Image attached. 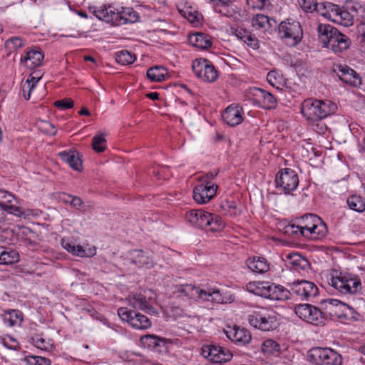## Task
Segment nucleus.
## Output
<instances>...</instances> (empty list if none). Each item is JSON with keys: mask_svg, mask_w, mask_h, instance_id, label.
I'll list each match as a JSON object with an SVG mask.
<instances>
[{"mask_svg": "<svg viewBox=\"0 0 365 365\" xmlns=\"http://www.w3.org/2000/svg\"><path fill=\"white\" fill-rule=\"evenodd\" d=\"M179 292L182 295L197 301L216 304H227L234 301V297L232 295L223 296L219 289L209 286L200 287L185 284L181 287Z\"/></svg>", "mask_w": 365, "mask_h": 365, "instance_id": "nucleus-1", "label": "nucleus"}, {"mask_svg": "<svg viewBox=\"0 0 365 365\" xmlns=\"http://www.w3.org/2000/svg\"><path fill=\"white\" fill-rule=\"evenodd\" d=\"M185 218L191 225L207 231L220 232L225 227L221 217L202 210H189L185 214Z\"/></svg>", "mask_w": 365, "mask_h": 365, "instance_id": "nucleus-2", "label": "nucleus"}, {"mask_svg": "<svg viewBox=\"0 0 365 365\" xmlns=\"http://www.w3.org/2000/svg\"><path fill=\"white\" fill-rule=\"evenodd\" d=\"M332 274L329 279V284L336 289L340 294L348 297H354L361 294L362 284L357 276L348 274Z\"/></svg>", "mask_w": 365, "mask_h": 365, "instance_id": "nucleus-3", "label": "nucleus"}, {"mask_svg": "<svg viewBox=\"0 0 365 365\" xmlns=\"http://www.w3.org/2000/svg\"><path fill=\"white\" fill-rule=\"evenodd\" d=\"M336 108V104L329 100L307 99L302 103L301 111L308 120H317L334 113Z\"/></svg>", "mask_w": 365, "mask_h": 365, "instance_id": "nucleus-4", "label": "nucleus"}, {"mask_svg": "<svg viewBox=\"0 0 365 365\" xmlns=\"http://www.w3.org/2000/svg\"><path fill=\"white\" fill-rule=\"evenodd\" d=\"M281 38L289 46L297 45L302 38L303 31L300 24L288 19L278 26Z\"/></svg>", "mask_w": 365, "mask_h": 365, "instance_id": "nucleus-5", "label": "nucleus"}, {"mask_svg": "<svg viewBox=\"0 0 365 365\" xmlns=\"http://www.w3.org/2000/svg\"><path fill=\"white\" fill-rule=\"evenodd\" d=\"M277 315L274 312L265 310L254 312L248 316L251 326L262 331L273 330L277 327Z\"/></svg>", "mask_w": 365, "mask_h": 365, "instance_id": "nucleus-6", "label": "nucleus"}, {"mask_svg": "<svg viewBox=\"0 0 365 365\" xmlns=\"http://www.w3.org/2000/svg\"><path fill=\"white\" fill-rule=\"evenodd\" d=\"M118 314L123 321L128 322L135 329H148L152 326V322L147 316L127 307H120Z\"/></svg>", "mask_w": 365, "mask_h": 365, "instance_id": "nucleus-7", "label": "nucleus"}, {"mask_svg": "<svg viewBox=\"0 0 365 365\" xmlns=\"http://www.w3.org/2000/svg\"><path fill=\"white\" fill-rule=\"evenodd\" d=\"M309 356L316 364L321 365H341L342 356L341 354L329 348L317 347L312 349Z\"/></svg>", "mask_w": 365, "mask_h": 365, "instance_id": "nucleus-8", "label": "nucleus"}, {"mask_svg": "<svg viewBox=\"0 0 365 365\" xmlns=\"http://www.w3.org/2000/svg\"><path fill=\"white\" fill-rule=\"evenodd\" d=\"M155 294L151 290L144 291L143 293H133L130 294L126 300L128 304L135 309H140L148 313H154L155 308L152 306V301L155 300Z\"/></svg>", "mask_w": 365, "mask_h": 365, "instance_id": "nucleus-9", "label": "nucleus"}, {"mask_svg": "<svg viewBox=\"0 0 365 365\" xmlns=\"http://www.w3.org/2000/svg\"><path fill=\"white\" fill-rule=\"evenodd\" d=\"M295 313L299 318L312 324H324L326 320L324 313L309 304L297 305Z\"/></svg>", "mask_w": 365, "mask_h": 365, "instance_id": "nucleus-10", "label": "nucleus"}, {"mask_svg": "<svg viewBox=\"0 0 365 365\" xmlns=\"http://www.w3.org/2000/svg\"><path fill=\"white\" fill-rule=\"evenodd\" d=\"M201 354L214 363H225L232 357L230 350L215 344L203 345L201 348Z\"/></svg>", "mask_w": 365, "mask_h": 365, "instance_id": "nucleus-11", "label": "nucleus"}, {"mask_svg": "<svg viewBox=\"0 0 365 365\" xmlns=\"http://www.w3.org/2000/svg\"><path fill=\"white\" fill-rule=\"evenodd\" d=\"M275 183L277 189L286 194L289 193L294 190L299 184L298 175L294 170L285 168L277 174Z\"/></svg>", "mask_w": 365, "mask_h": 365, "instance_id": "nucleus-12", "label": "nucleus"}, {"mask_svg": "<svg viewBox=\"0 0 365 365\" xmlns=\"http://www.w3.org/2000/svg\"><path fill=\"white\" fill-rule=\"evenodd\" d=\"M192 71L195 76L203 81L212 83L218 78L217 71L207 59H196L192 62Z\"/></svg>", "mask_w": 365, "mask_h": 365, "instance_id": "nucleus-13", "label": "nucleus"}, {"mask_svg": "<svg viewBox=\"0 0 365 365\" xmlns=\"http://www.w3.org/2000/svg\"><path fill=\"white\" fill-rule=\"evenodd\" d=\"M292 293L302 299L308 300L317 295L318 288L313 282L309 281H294L291 285Z\"/></svg>", "mask_w": 365, "mask_h": 365, "instance_id": "nucleus-14", "label": "nucleus"}, {"mask_svg": "<svg viewBox=\"0 0 365 365\" xmlns=\"http://www.w3.org/2000/svg\"><path fill=\"white\" fill-rule=\"evenodd\" d=\"M334 71L341 81L351 86L359 87L362 83L360 76L348 66H336Z\"/></svg>", "mask_w": 365, "mask_h": 365, "instance_id": "nucleus-15", "label": "nucleus"}, {"mask_svg": "<svg viewBox=\"0 0 365 365\" xmlns=\"http://www.w3.org/2000/svg\"><path fill=\"white\" fill-rule=\"evenodd\" d=\"M217 190V185H210L207 182H201L193 190V199L198 204L207 203L216 195Z\"/></svg>", "mask_w": 365, "mask_h": 365, "instance_id": "nucleus-16", "label": "nucleus"}, {"mask_svg": "<svg viewBox=\"0 0 365 365\" xmlns=\"http://www.w3.org/2000/svg\"><path fill=\"white\" fill-rule=\"evenodd\" d=\"M225 333L232 341L240 345H246L252 339L251 334L247 329L237 326L227 327Z\"/></svg>", "mask_w": 365, "mask_h": 365, "instance_id": "nucleus-17", "label": "nucleus"}, {"mask_svg": "<svg viewBox=\"0 0 365 365\" xmlns=\"http://www.w3.org/2000/svg\"><path fill=\"white\" fill-rule=\"evenodd\" d=\"M252 26L256 29L263 33L270 34L276 27L277 21L269 16L257 14L252 16L251 19Z\"/></svg>", "mask_w": 365, "mask_h": 365, "instance_id": "nucleus-18", "label": "nucleus"}, {"mask_svg": "<svg viewBox=\"0 0 365 365\" xmlns=\"http://www.w3.org/2000/svg\"><path fill=\"white\" fill-rule=\"evenodd\" d=\"M44 58V54L39 48H28L25 51V55L21 58V62L29 68H34L41 64Z\"/></svg>", "mask_w": 365, "mask_h": 365, "instance_id": "nucleus-19", "label": "nucleus"}, {"mask_svg": "<svg viewBox=\"0 0 365 365\" xmlns=\"http://www.w3.org/2000/svg\"><path fill=\"white\" fill-rule=\"evenodd\" d=\"M224 121L230 126H236L243 121V109L237 105L229 106L222 113Z\"/></svg>", "mask_w": 365, "mask_h": 365, "instance_id": "nucleus-20", "label": "nucleus"}, {"mask_svg": "<svg viewBox=\"0 0 365 365\" xmlns=\"http://www.w3.org/2000/svg\"><path fill=\"white\" fill-rule=\"evenodd\" d=\"M16 199L14 196L4 190H0V206L9 213L16 216H21L22 212L19 207L13 204Z\"/></svg>", "mask_w": 365, "mask_h": 365, "instance_id": "nucleus-21", "label": "nucleus"}, {"mask_svg": "<svg viewBox=\"0 0 365 365\" xmlns=\"http://www.w3.org/2000/svg\"><path fill=\"white\" fill-rule=\"evenodd\" d=\"M351 44L349 38L337 31L336 34L331 38V41L327 48H330L333 52L338 53L346 50Z\"/></svg>", "mask_w": 365, "mask_h": 365, "instance_id": "nucleus-22", "label": "nucleus"}, {"mask_svg": "<svg viewBox=\"0 0 365 365\" xmlns=\"http://www.w3.org/2000/svg\"><path fill=\"white\" fill-rule=\"evenodd\" d=\"M61 245L68 252L81 257H91L96 254L95 247L86 249L81 245H75L65 240H61Z\"/></svg>", "mask_w": 365, "mask_h": 365, "instance_id": "nucleus-23", "label": "nucleus"}, {"mask_svg": "<svg viewBox=\"0 0 365 365\" xmlns=\"http://www.w3.org/2000/svg\"><path fill=\"white\" fill-rule=\"evenodd\" d=\"M349 9V11H347L339 6V12H336V16L333 15L334 18V21L346 27L353 25L354 18V13H356L357 9L355 6H350Z\"/></svg>", "mask_w": 365, "mask_h": 365, "instance_id": "nucleus-24", "label": "nucleus"}, {"mask_svg": "<svg viewBox=\"0 0 365 365\" xmlns=\"http://www.w3.org/2000/svg\"><path fill=\"white\" fill-rule=\"evenodd\" d=\"M115 25H123L128 23H134L138 19V14L132 8L116 9Z\"/></svg>", "mask_w": 365, "mask_h": 365, "instance_id": "nucleus-25", "label": "nucleus"}, {"mask_svg": "<svg viewBox=\"0 0 365 365\" xmlns=\"http://www.w3.org/2000/svg\"><path fill=\"white\" fill-rule=\"evenodd\" d=\"M318 38L320 43L324 47H327L331 41V38L336 34L338 31L335 27L329 24H319L317 28Z\"/></svg>", "mask_w": 365, "mask_h": 365, "instance_id": "nucleus-26", "label": "nucleus"}, {"mask_svg": "<svg viewBox=\"0 0 365 365\" xmlns=\"http://www.w3.org/2000/svg\"><path fill=\"white\" fill-rule=\"evenodd\" d=\"M248 268L253 272L262 274L269 270V263L263 257H257L248 258L247 259Z\"/></svg>", "mask_w": 365, "mask_h": 365, "instance_id": "nucleus-27", "label": "nucleus"}, {"mask_svg": "<svg viewBox=\"0 0 365 365\" xmlns=\"http://www.w3.org/2000/svg\"><path fill=\"white\" fill-rule=\"evenodd\" d=\"M94 15L100 20L112 22L115 24L116 9L112 6H101L93 11Z\"/></svg>", "mask_w": 365, "mask_h": 365, "instance_id": "nucleus-28", "label": "nucleus"}, {"mask_svg": "<svg viewBox=\"0 0 365 365\" xmlns=\"http://www.w3.org/2000/svg\"><path fill=\"white\" fill-rule=\"evenodd\" d=\"M131 262L137 265L138 267L150 268L153 264V259L148 252L143 250H134L132 252Z\"/></svg>", "mask_w": 365, "mask_h": 365, "instance_id": "nucleus-29", "label": "nucleus"}, {"mask_svg": "<svg viewBox=\"0 0 365 365\" xmlns=\"http://www.w3.org/2000/svg\"><path fill=\"white\" fill-rule=\"evenodd\" d=\"M189 43L200 49H207L212 46L211 37L205 33H196L188 37Z\"/></svg>", "mask_w": 365, "mask_h": 365, "instance_id": "nucleus-30", "label": "nucleus"}, {"mask_svg": "<svg viewBox=\"0 0 365 365\" xmlns=\"http://www.w3.org/2000/svg\"><path fill=\"white\" fill-rule=\"evenodd\" d=\"M319 221V217L314 214H306L302 217L299 226L300 235L304 237H309V231L312 230V225Z\"/></svg>", "mask_w": 365, "mask_h": 365, "instance_id": "nucleus-31", "label": "nucleus"}, {"mask_svg": "<svg viewBox=\"0 0 365 365\" xmlns=\"http://www.w3.org/2000/svg\"><path fill=\"white\" fill-rule=\"evenodd\" d=\"M61 159L68 163L75 170L80 171L82 168V161L79 158V154L75 150L60 153Z\"/></svg>", "mask_w": 365, "mask_h": 365, "instance_id": "nucleus-32", "label": "nucleus"}, {"mask_svg": "<svg viewBox=\"0 0 365 365\" xmlns=\"http://www.w3.org/2000/svg\"><path fill=\"white\" fill-rule=\"evenodd\" d=\"M19 260L20 256L16 250L3 247L0 257V264H13L17 263Z\"/></svg>", "mask_w": 365, "mask_h": 365, "instance_id": "nucleus-33", "label": "nucleus"}, {"mask_svg": "<svg viewBox=\"0 0 365 365\" xmlns=\"http://www.w3.org/2000/svg\"><path fill=\"white\" fill-rule=\"evenodd\" d=\"M255 96L258 97L259 98H262V103L263 105V108L266 109L274 108L277 104V100L274 97V96L262 88H255Z\"/></svg>", "mask_w": 365, "mask_h": 365, "instance_id": "nucleus-34", "label": "nucleus"}, {"mask_svg": "<svg viewBox=\"0 0 365 365\" xmlns=\"http://www.w3.org/2000/svg\"><path fill=\"white\" fill-rule=\"evenodd\" d=\"M317 13L322 16L334 21L333 15L336 16L337 11H339V6L331 3H319Z\"/></svg>", "mask_w": 365, "mask_h": 365, "instance_id": "nucleus-35", "label": "nucleus"}, {"mask_svg": "<svg viewBox=\"0 0 365 365\" xmlns=\"http://www.w3.org/2000/svg\"><path fill=\"white\" fill-rule=\"evenodd\" d=\"M141 344L147 348L155 349L158 346H165V339L160 338L154 334H147L140 337Z\"/></svg>", "mask_w": 365, "mask_h": 365, "instance_id": "nucleus-36", "label": "nucleus"}, {"mask_svg": "<svg viewBox=\"0 0 365 365\" xmlns=\"http://www.w3.org/2000/svg\"><path fill=\"white\" fill-rule=\"evenodd\" d=\"M23 321V314L19 310H11L4 315V323L9 327L20 326Z\"/></svg>", "mask_w": 365, "mask_h": 365, "instance_id": "nucleus-37", "label": "nucleus"}, {"mask_svg": "<svg viewBox=\"0 0 365 365\" xmlns=\"http://www.w3.org/2000/svg\"><path fill=\"white\" fill-rule=\"evenodd\" d=\"M168 76L167 70L163 66H155L147 71V77L152 81L161 82L166 79Z\"/></svg>", "mask_w": 365, "mask_h": 365, "instance_id": "nucleus-38", "label": "nucleus"}, {"mask_svg": "<svg viewBox=\"0 0 365 365\" xmlns=\"http://www.w3.org/2000/svg\"><path fill=\"white\" fill-rule=\"evenodd\" d=\"M268 282H252L247 284V289L256 295L266 298Z\"/></svg>", "mask_w": 365, "mask_h": 365, "instance_id": "nucleus-39", "label": "nucleus"}, {"mask_svg": "<svg viewBox=\"0 0 365 365\" xmlns=\"http://www.w3.org/2000/svg\"><path fill=\"white\" fill-rule=\"evenodd\" d=\"M349 208L358 212L365 210V198L359 195H351L346 200Z\"/></svg>", "mask_w": 365, "mask_h": 365, "instance_id": "nucleus-40", "label": "nucleus"}, {"mask_svg": "<svg viewBox=\"0 0 365 365\" xmlns=\"http://www.w3.org/2000/svg\"><path fill=\"white\" fill-rule=\"evenodd\" d=\"M262 351L267 356H277L279 354L280 347L278 343L272 339H267L262 344Z\"/></svg>", "mask_w": 365, "mask_h": 365, "instance_id": "nucleus-41", "label": "nucleus"}, {"mask_svg": "<svg viewBox=\"0 0 365 365\" xmlns=\"http://www.w3.org/2000/svg\"><path fill=\"white\" fill-rule=\"evenodd\" d=\"M312 230L309 231V238H316L319 239L324 237L328 230L326 225L321 221L319 218V221L316 222L315 225H312Z\"/></svg>", "mask_w": 365, "mask_h": 365, "instance_id": "nucleus-42", "label": "nucleus"}, {"mask_svg": "<svg viewBox=\"0 0 365 365\" xmlns=\"http://www.w3.org/2000/svg\"><path fill=\"white\" fill-rule=\"evenodd\" d=\"M116 61L121 65H129L135 60V56L131 52L126 50L120 51L115 54Z\"/></svg>", "mask_w": 365, "mask_h": 365, "instance_id": "nucleus-43", "label": "nucleus"}, {"mask_svg": "<svg viewBox=\"0 0 365 365\" xmlns=\"http://www.w3.org/2000/svg\"><path fill=\"white\" fill-rule=\"evenodd\" d=\"M92 148L97 153L103 152L106 148L105 135L99 133L93 138Z\"/></svg>", "mask_w": 365, "mask_h": 365, "instance_id": "nucleus-44", "label": "nucleus"}, {"mask_svg": "<svg viewBox=\"0 0 365 365\" xmlns=\"http://www.w3.org/2000/svg\"><path fill=\"white\" fill-rule=\"evenodd\" d=\"M25 45V41L20 37H11L6 41L5 47L10 51L23 48Z\"/></svg>", "mask_w": 365, "mask_h": 365, "instance_id": "nucleus-45", "label": "nucleus"}, {"mask_svg": "<svg viewBox=\"0 0 365 365\" xmlns=\"http://www.w3.org/2000/svg\"><path fill=\"white\" fill-rule=\"evenodd\" d=\"M33 344L38 349L44 351H51L53 349V344L50 340H46L38 335L31 338Z\"/></svg>", "mask_w": 365, "mask_h": 365, "instance_id": "nucleus-46", "label": "nucleus"}, {"mask_svg": "<svg viewBox=\"0 0 365 365\" xmlns=\"http://www.w3.org/2000/svg\"><path fill=\"white\" fill-rule=\"evenodd\" d=\"M289 257L291 259V264L295 267L296 269H305L309 265L308 261L298 254L291 255Z\"/></svg>", "mask_w": 365, "mask_h": 365, "instance_id": "nucleus-47", "label": "nucleus"}, {"mask_svg": "<svg viewBox=\"0 0 365 365\" xmlns=\"http://www.w3.org/2000/svg\"><path fill=\"white\" fill-rule=\"evenodd\" d=\"M184 16L193 25L197 26L200 24L202 16L197 11H192V8L184 11Z\"/></svg>", "mask_w": 365, "mask_h": 365, "instance_id": "nucleus-48", "label": "nucleus"}, {"mask_svg": "<svg viewBox=\"0 0 365 365\" xmlns=\"http://www.w3.org/2000/svg\"><path fill=\"white\" fill-rule=\"evenodd\" d=\"M325 304V308L327 309H329L331 312V308L336 307L339 308V309L341 311H344V309H348L349 311L351 312L353 309L350 308L349 306H347L346 304L334 299H329L327 300H325L323 302Z\"/></svg>", "mask_w": 365, "mask_h": 365, "instance_id": "nucleus-49", "label": "nucleus"}, {"mask_svg": "<svg viewBox=\"0 0 365 365\" xmlns=\"http://www.w3.org/2000/svg\"><path fill=\"white\" fill-rule=\"evenodd\" d=\"M291 290H288L281 285H277L274 289V297L272 300H287L289 299Z\"/></svg>", "mask_w": 365, "mask_h": 365, "instance_id": "nucleus-50", "label": "nucleus"}, {"mask_svg": "<svg viewBox=\"0 0 365 365\" xmlns=\"http://www.w3.org/2000/svg\"><path fill=\"white\" fill-rule=\"evenodd\" d=\"M247 6L252 9L263 10L269 7L268 0H247Z\"/></svg>", "mask_w": 365, "mask_h": 365, "instance_id": "nucleus-51", "label": "nucleus"}, {"mask_svg": "<svg viewBox=\"0 0 365 365\" xmlns=\"http://www.w3.org/2000/svg\"><path fill=\"white\" fill-rule=\"evenodd\" d=\"M62 200L66 203H69L72 207L75 208H80L83 205V200L77 196H73L71 195H63V197Z\"/></svg>", "mask_w": 365, "mask_h": 365, "instance_id": "nucleus-52", "label": "nucleus"}, {"mask_svg": "<svg viewBox=\"0 0 365 365\" xmlns=\"http://www.w3.org/2000/svg\"><path fill=\"white\" fill-rule=\"evenodd\" d=\"M36 84H34V83H30L25 81L24 83H22L21 84V89L23 93V96L24 97L25 100L29 101L31 98V94L32 91L34 90Z\"/></svg>", "mask_w": 365, "mask_h": 365, "instance_id": "nucleus-53", "label": "nucleus"}, {"mask_svg": "<svg viewBox=\"0 0 365 365\" xmlns=\"http://www.w3.org/2000/svg\"><path fill=\"white\" fill-rule=\"evenodd\" d=\"M319 3H314L312 0H302V2H299L301 7L306 12H313L316 11L317 12Z\"/></svg>", "mask_w": 365, "mask_h": 365, "instance_id": "nucleus-54", "label": "nucleus"}, {"mask_svg": "<svg viewBox=\"0 0 365 365\" xmlns=\"http://www.w3.org/2000/svg\"><path fill=\"white\" fill-rule=\"evenodd\" d=\"M38 128L42 132L49 135H55L56 133L54 126L47 121H41L38 125Z\"/></svg>", "mask_w": 365, "mask_h": 365, "instance_id": "nucleus-55", "label": "nucleus"}, {"mask_svg": "<svg viewBox=\"0 0 365 365\" xmlns=\"http://www.w3.org/2000/svg\"><path fill=\"white\" fill-rule=\"evenodd\" d=\"M53 105L60 109L64 110L73 108L74 103L71 98H64L61 101H55Z\"/></svg>", "mask_w": 365, "mask_h": 365, "instance_id": "nucleus-56", "label": "nucleus"}, {"mask_svg": "<svg viewBox=\"0 0 365 365\" xmlns=\"http://www.w3.org/2000/svg\"><path fill=\"white\" fill-rule=\"evenodd\" d=\"M225 206L227 207V213L229 215L232 217H236L240 214V210L237 208L236 202H227Z\"/></svg>", "mask_w": 365, "mask_h": 365, "instance_id": "nucleus-57", "label": "nucleus"}, {"mask_svg": "<svg viewBox=\"0 0 365 365\" xmlns=\"http://www.w3.org/2000/svg\"><path fill=\"white\" fill-rule=\"evenodd\" d=\"M3 345L9 349H16L18 346V342L13 337L9 336L2 339Z\"/></svg>", "mask_w": 365, "mask_h": 365, "instance_id": "nucleus-58", "label": "nucleus"}, {"mask_svg": "<svg viewBox=\"0 0 365 365\" xmlns=\"http://www.w3.org/2000/svg\"><path fill=\"white\" fill-rule=\"evenodd\" d=\"M284 233L289 235L300 234V228L298 225L289 224L284 227Z\"/></svg>", "mask_w": 365, "mask_h": 365, "instance_id": "nucleus-59", "label": "nucleus"}, {"mask_svg": "<svg viewBox=\"0 0 365 365\" xmlns=\"http://www.w3.org/2000/svg\"><path fill=\"white\" fill-rule=\"evenodd\" d=\"M245 43L253 49H257L259 46L258 39L252 34H251Z\"/></svg>", "mask_w": 365, "mask_h": 365, "instance_id": "nucleus-60", "label": "nucleus"}, {"mask_svg": "<svg viewBox=\"0 0 365 365\" xmlns=\"http://www.w3.org/2000/svg\"><path fill=\"white\" fill-rule=\"evenodd\" d=\"M357 31L360 38L361 43L365 44V22L361 23L357 26Z\"/></svg>", "mask_w": 365, "mask_h": 365, "instance_id": "nucleus-61", "label": "nucleus"}, {"mask_svg": "<svg viewBox=\"0 0 365 365\" xmlns=\"http://www.w3.org/2000/svg\"><path fill=\"white\" fill-rule=\"evenodd\" d=\"M251 34H252L251 33H250L249 31H247L246 30L237 31V33H236V36L239 38H240L242 41H244L245 43L247 42V41L248 40V38H250Z\"/></svg>", "mask_w": 365, "mask_h": 365, "instance_id": "nucleus-62", "label": "nucleus"}, {"mask_svg": "<svg viewBox=\"0 0 365 365\" xmlns=\"http://www.w3.org/2000/svg\"><path fill=\"white\" fill-rule=\"evenodd\" d=\"M35 365H51L49 359L43 356H34Z\"/></svg>", "mask_w": 365, "mask_h": 365, "instance_id": "nucleus-63", "label": "nucleus"}, {"mask_svg": "<svg viewBox=\"0 0 365 365\" xmlns=\"http://www.w3.org/2000/svg\"><path fill=\"white\" fill-rule=\"evenodd\" d=\"M217 175V172H210L207 174H206L202 178V182L203 183H209L210 185H215L214 183H212L211 180L214 179Z\"/></svg>", "mask_w": 365, "mask_h": 365, "instance_id": "nucleus-64", "label": "nucleus"}]
</instances>
